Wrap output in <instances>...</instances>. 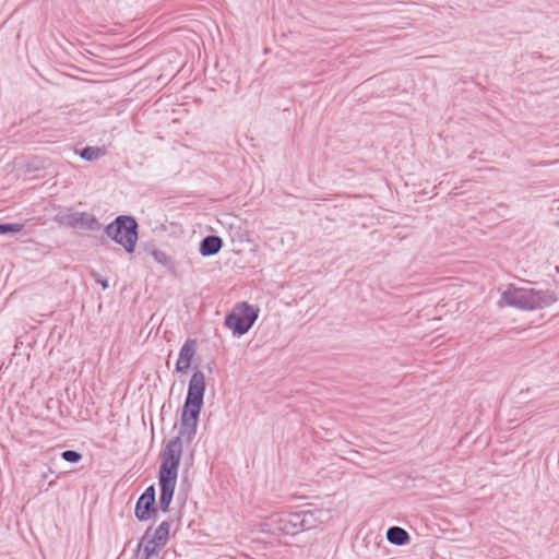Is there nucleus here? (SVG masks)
I'll use <instances>...</instances> for the list:
<instances>
[{
	"label": "nucleus",
	"instance_id": "nucleus-1",
	"mask_svg": "<svg viewBox=\"0 0 559 559\" xmlns=\"http://www.w3.org/2000/svg\"><path fill=\"white\" fill-rule=\"evenodd\" d=\"M558 300V294L550 289H535L532 287H515L509 285L502 292L498 306L514 307L521 310H535L549 307Z\"/></svg>",
	"mask_w": 559,
	"mask_h": 559
},
{
	"label": "nucleus",
	"instance_id": "nucleus-2",
	"mask_svg": "<svg viewBox=\"0 0 559 559\" xmlns=\"http://www.w3.org/2000/svg\"><path fill=\"white\" fill-rule=\"evenodd\" d=\"M312 514L307 511L273 514L260 523V532L296 535L311 527Z\"/></svg>",
	"mask_w": 559,
	"mask_h": 559
},
{
	"label": "nucleus",
	"instance_id": "nucleus-3",
	"mask_svg": "<svg viewBox=\"0 0 559 559\" xmlns=\"http://www.w3.org/2000/svg\"><path fill=\"white\" fill-rule=\"evenodd\" d=\"M105 234L128 253H133L138 241V223L135 218L120 215L105 228Z\"/></svg>",
	"mask_w": 559,
	"mask_h": 559
},
{
	"label": "nucleus",
	"instance_id": "nucleus-4",
	"mask_svg": "<svg viewBox=\"0 0 559 559\" xmlns=\"http://www.w3.org/2000/svg\"><path fill=\"white\" fill-rule=\"evenodd\" d=\"M257 319L258 310L247 302H241L226 316L225 325L231 330L235 335L240 336L251 329Z\"/></svg>",
	"mask_w": 559,
	"mask_h": 559
},
{
	"label": "nucleus",
	"instance_id": "nucleus-5",
	"mask_svg": "<svg viewBox=\"0 0 559 559\" xmlns=\"http://www.w3.org/2000/svg\"><path fill=\"white\" fill-rule=\"evenodd\" d=\"M183 437L178 436L173 438L166 444L165 450L162 452V464L159 467L158 477L174 478L178 477V468L182 456V441Z\"/></svg>",
	"mask_w": 559,
	"mask_h": 559
},
{
	"label": "nucleus",
	"instance_id": "nucleus-6",
	"mask_svg": "<svg viewBox=\"0 0 559 559\" xmlns=\"http://www.w3.org/2000/svg\"><path fill=\"white\" fill-rule=\"evenodd\" d=\"M59 223L64 226L72 228H83L91 231H97L100 229V224L97 218L85 212H72L67 211L57 216Z\"/></svg>",
	"mask_w": 559,
	"mask_h": 559
},
{
	"label": "nucleus",
	"instance_id": "nucleus-7",
	"mask_svg": "<svg viewBox=\"0 0 559 559\" xmlns=\"http://www.w3.org/2000/svg\"><path fill=\"white\" fill-rule=\"evenodd\" d=\"M202 406L186 403L183 404L179 436L183 437L187 443H190L197 433L198 419Z\"/></svg>",
	"mask_w": 559,
	"mask_h": 559
},
{
	"label": "nucleus",
	"instance_id": "nucleus-8",
	"mask_svg": "<svg viewBox=\"0 0 559 559\" xmlns=\"http://www.w3.org/2000/svg\"><path fill=\"white\" fill-rule=\"evenodd\" d=\"M155 495L154 486H150L138 499L134 513L139 521H147L151 519L152 514L156 513Z\"/></svg>",
	"mask_w": 559,
	"mask_h": 559
},
{
	"label": "nucleus",
	"instance_id": "nucleus-9",
	"mask_svg": "<svg viewBox=\"0 0 559 559\" xmlns=\"http://www.w3.org/2000/svg\"><path fill=\"white\" fill-rule=\"evenodd\" d=\"M205 392V376L202 371H195L188 386L186 403L203 406V397Z\"/></svg>",
	"mask_w": 559,
	"mask_h": 559
},
{
	"label": "nucleus",
	"instance_id": "nucleus-10",
	"mask_svg": "<svg viewBox=\"0 0 559 559\" xmlns=\"http://www.w3.org/2000/svg\"><path fill=\"white\" fill-rule=\"evenodd\" d=\"M197 353V341L193 338L187 340L179 350V357L176 362V371L186 372L190 366L191 360Z\"/></svg>",
	"mask_w": 559,
	"mask_h": 559
},
{
	"label": "nucleus",
	"instance_id": "nucleus-11",
	"mask_svg": "<svg viewBox=\"0 0 559 559\" xmlns=\"http://www.w3.org/2000/svg\"><path fill=\"white\" fill-rule=\"evenodd\" d=\"M159 480V508L162 511L167 512L169 504L173 500L177 479L158 477Z\"/></svg>",
	"mask_w": 559,
	"mask_h": 559
},
{
	"label": "nucleus",
	"instance_id": "nucleus-12",
	"mask_svg": "<svg viewBox=\"0 0 559 559\" xmlns=\"http://www.w3.org/2000/svg\"><path fill=\"white\" fill-rule=\"evenodd\" d=\"M150 528L145 532L136 549V559H160L159 551L163 549L148 540Z\"/></svg>",
	"mask_w": 559,
	"mask_h": 559
},
{
	"label": "nucleus",
	"instance_id": "nucleus-13",
	"mask_svg": "<svg viewBox=\"0 0 559 559\" xmlns=\"http://www.w3.org/2000/svg\"><path fill=\"white\" fill-rule=\"evenodd\" d=\"M223 247V240L218 236L210 235L202 239L200 243V253L203 257L216 254Z\"/></svg>",
	"mask_w": 559,
	"mask_h": 559
},
{
	"label": "nucleus",
	"instance_id": "nucleus-14",
	"mask_svg": "<svg viewBox=\"0 0 559 559\" xmlns=\"http://www.w3.org/2000/svg\"><path fill=\"white\" fill-rule=\"evenodd\" d=\"M170 526L171 522H162L152 534L150 533L148 540L151 544H155L156 546L164 548L169 538Z\"/></svg>",
	"mask_w": 559,
	"mask_h": 559
},
{
	"label": "nucleus",
	"instance_id": "nucleus-15",
	"mask_svg": "<svg viewBox=\"0 0 559 559\" xmlns=\"http://www.w3.org/2000/svg\"><path fill=\"white\" fill-rule=\"evenodd\" d=\"M386 539L393 545L403 546L409 542L411 537L404 528L400 526H391L386 531Z\"/></svg>",
	"mask_w": 559,
	"mask_h": 559
},
{
	"label": "nucleus",
	"instance_id": "nucleus-16",
	"mask_svg": "<svg viewBox=\"0 0 559 559\" xmlns=\"http://www.w3.org/2000/svg\"><path fill=\"white\" fill-rule=\"evenodd\" d=\"M105 152L100 147L97 146H87L80 151L81 158L93 162L104 156Z\"/></svg>",
	"mask_w": 559,
	"mask_h": 559
},
{
	"label": "nucleus",
	"instance_id": "nucleus-17",
	"mask_svg": "<svg viewBox=\"0 0 559 559\" xmlns=\"http://www.w3.org/2000/svg\"><path fill=\"white\" fill-rule=\"evenodd\" d=\"M23 229L22 224L12 223V224H0V235L8 233H20Z\"/></svg>",
	"mask_w": 559,
	"mask_h": 559
},
{
	"label": "nucleus",
	"instance_id": "nucleus-18",
	"mask_svg": "<svg viewBox=\"0 0 559 559\" xmlns=\"http://www.w3.org/2000/svg\"><path fill=\"white\" fill-rule=\"evenodd\" d=\"M61 457L70 463H78L82 459V454L74 450H66L61 453Z\"/></svg>",
	"mask_w": 559,
	"mask_h": 559
},
{
	"label": "nucleus",
	"instance_id": "nucleus-19",
	"mask_svg": "<svg viewBox=\"0 0 559 559\" xmlns=\"http://www.w3.org/2000/svg\"><path fill=\"white\" fill-rule=\"evenodd\" d=\"M154 260L163 265H168L170 263V258L168 254L162 250H154L152 252Z\"/></svg>",
	"mask_w": 559,
	"mask_h": 559
},
{
	"label": "nucleus",
	"instance_id": "nucleus-20",
	"mask_svg": "<svg viewBox=\"0 0 559 559\" xmlns=\"http://www.w3.org/2000/svg\"><path fill=\"white\" fill-rule=\"evenodd\" d=\"M95 281L102 285L103 289H107L109 284L107 280H103L98 274H94Z\"/></svg>",
	"mask_w": 559,
	"mask_h": 559
},
{
	"label": "nucleus",
	"instance_id": "nucleus-21",
	"mask_svg": "<svg viewBox=\"0 0 559 559\" xmlns=\"http://www.w3.org/2000/svg\"><path fill=\"white\" fill-rule=\"evenodd\" d=\"M41 478H43V479L48 478V473H44V474L41 475Z\"/></svg>",
	"mask_w": 559,
	"mask_h": 559
},
{
	"label": "nucleus",
	"instance_id": "nucleus-22",
	"mask_svg": "<svg viewBox=\"0 0 559 559\" xmlns=\"http://www.w3.org/2000/svg\"><path fill=\"white\" fill-rule=\"evenodd\" d=\"M53 485H55V481H50L48 486L52 487Z\"/></svg>",
	"mask_w": 559,
	"mask_h": 559
}]
</instances>
